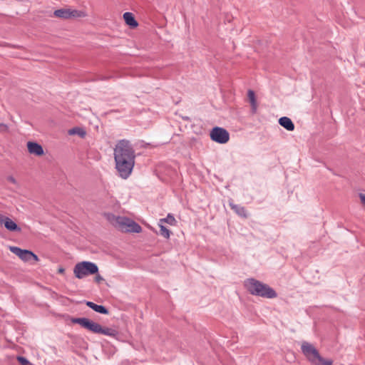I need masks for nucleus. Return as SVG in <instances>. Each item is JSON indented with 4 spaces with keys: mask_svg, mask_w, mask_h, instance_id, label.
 Returning <instances> with one entry per match:
<instances>
[{
    "mask_svg": "<svg viewBox=\"0 0 365 365\" xmlns=\"http://www.w3.org/2000/svg\"><path fill=\"white\" fill-rule=\"evenodd\" d=\"M113 155L118 175L123 179H127L135 165V153L132 145L126 140L118 141Z\"/></svg>",
    "mask_w": 365,
    "mask_h": 365,
    "instance_id": "1",
    "label": "nucleus"
},
{
    "mask_svg": "<svg viewBox=\"0 0 365 365\" xmlns=\"http://www.w3.org/2000/svg\"><path fill=\"white\" fill-rule=\"evenodd\" d=\"M106 220L116 229L123 232L140 233L141 227L134 220L125 216H117L112 213H105Z\"/></svg>",
    "mask_w": 365,
    "mask_h": 365,
    "instance_id": "2",
    "label": "nucleus"
},
{
    "mask_svg": "<svg viewBox=\"0 0 365 365\" xmlns=\"http://www.w3.org/2000/svg\"><path fill=\"white\" fill-rule=\"evenodd\" d=\"M71 322L73 324H78L82 327L95 334H101L109 336H115L117 335L116 330L109 327H103L98 323H96L88 318H72Z\"/></svg>",
    "mask_w": 365,
    "mask_h": 365,
    "instance_id": "3",
    "label": "nucleus"
},
{
    "mask_svg": "<svg viewBox=\"0 0 365 365\" xmlns=\"http://www.w3.org/2000/svg\"><path fill=\"white\" fill-rule=\"evenodd\" d=\"M245 285L250 294L253 295L268 299L277 297V293L272 288L254 279H249L245 281Z\"/></svg>",
    "mask_w": 365,
    "mask_h": 365,
    "instance_id": "4",
    "label": "nucleus"
},
{
    "mask_svg": "<svg viewBox=\"0 0 365 365\" xmlns=\"http://www.w3.org/2000/svg\"><path fill=\"white\" fill-rule=\"evenodd\" d=\"M301 349L307 359L314 365L333 364L331 359L322 357L315 346L307 341H303L302 343Z\"/></svg>",
    "mask_w": 365,
    "mask_h": 365,
    "instance_id": "5",
    "label": "nucleus"
},
{
    "mask_svg": "<svg viewBox=\"0 0 365 365\" xmlns=\"http://www.w3.org/2000/svg\"><path fill=\"white\" fill-rule=\"evenodd\" d=\"M53 16L61 19H78L88 16L85 10H78L70 6H66L53 12Z\"/></svg>",
    "mask_w": 365,
    "mask_h": 365,
    "instance_id": "6",
    "label": "nucleus"
},
{
    "mask_svg": "<svg viewBox=\"0 0 365 365\" xmlns=\"http://www.w3.org/2000/svg\"><path fill=\"white\" fill-rule=\"evenodd\" d=\"M98 272V266L91 262L83 261L77 263L73 268V273L76 278L83 279L88 275Z\"/></svg>",
    "mask_w": 365,
    "mask_h": 365,
    "instance_id": "7",
    "label": "nucleus"
},
{
    "mask_svg": "<svg viewBox=\"0 0 365 365\" xmlns=\"http://www.w3.org/2000/svg\"><path fill=\"white\" fill-rule=\"evenodd\" d=\"M9 250L18 256L24 262H29L32 259L34 260V262L39 261L38 256L30 250H22L18 247L14 246L9 247Z\"/></svg>",
    "mask_w": 365,
    "mask_h": 365,
    "instance_id": "8",
    "label": "nucleus"
},
{
    "mask_svg": "<svg viewBox=\"0 0 365 365\" xmlns=\"http://www.w3.org/2000/svg\"><path fill=\"white\" fill-rule=\"evenodd\" d=\"M210 138L215 142L224 144L228 142L230 135L225 129L215 127L210 132Z\"/></svg>",
    "mask_w": 365,
    "mask_h": 365,
    "instance_id": "9",
    "label": "nucleus"
},
{
    "mask_svg": "<svg viewBox=\"0 0 365 365\" xmlns=\"http://www.w3.org/2000/svg\"><path fill=\"white\" fill-rule=\"evenodd\" d=\"M27 149L29 153L31 155L36 156H43L44 155V150L43 147L36 142H28Z\"/></svg>",
    "mask_w": 365,
    "mask_h": 365,
    "instance_id": "10",
    "label": "nucleus"
},
{
    "mask_svg": "<svg viewBox=\"0 0 365 365\" xmlns=\"http://www.w3.org/2000/svg\"><path fill=\"white\" fill-rule=\"evenodd\" d=\"M6 230L11 232H21V228L11 218L6 217L3 225Z\"/></svg>",
    "mask_w": 365,
    "mask_h": 365,
    "instance_id": "11",
    "label": "nucleus"
},
{
    "mask_svg": "<svg viewBox=\"0 0 365 365\" xmlns=\"http://www.w3.org/2000/svg\"><path fill=\"white\" fill-rule=\"evenodd\" d=\"M123 19L127 25L130 28H136L138 26L137 21L135 19L133 14L130 12H125L123 14Z\"/></svg>",
    "mask_w": 365,
    "mask_h": 365,
    "instance_id": "12",
    "label": "nucleus"
},
{
    "mask_svg": "<svg viewBox=\"0 0 365 365\" xmlns=\"http://www.w3.org/2000/svg\"><path fill=\"white\" fill-rule=\"evenodd\" d=\"M279 123L281 126L284 127L289 131H292L294 129V125L288 117H282L279 119Z\"/></svg>",
    "mask_w": 365,
    "mask_h": 365,
    "instance_id": "13",
    "label": "nucleus"
},
{
    "mask_svg": "<svg viewBox=\"0 0 365 365\" xmlns=\"http://www.w3.org/2000/svg\"><path fill=\"white\" fill-rule=\"evenodd\" d=\"M86 305L88 307H89L90 308H91L92 309H93L96 312H98L101 314H108V309L102 305L96 304L95 303H93L92 302H87Z\"/></svg>",
    "mask_w": 365,
    "mask_h": 365,
    "instance_id": "14",
    "label": "nucleus"
},
{
    "mask_svg": "<svg viewBox=\"0 0 365 365\" xmlns=\"http://www.w3.org/2000/svg\"><path fill=\"white\" fill-rule=\"evenodd\" d=\"M230 206L231 209L233 210L240 216H242L244 217H247V211L244 207H242L238 205H235L232 202L230 203Z\"/></svg>",
    "mask_w": 365,
    "mask_h": 365,
    "instance_id": "15",
    "label": "nucleus"
},
{
    "mask_svg": "<svg viewBox=\"0 0 365 365\" xmlns=\"http://www.w3.org/2000/svg\"><path fill=\"white\" fill-rule=\"evenodd\" d=\"M249 101L250 102L253 112H255L257 108V103L255 98V92L252 90H249L247 92Z\"/></svg>",
    "mask_w": 365,
    "mask_h": 365,
    "instance_id": "16",
    "label": "nucleus"
},
{
    "mask_svg": "<svg viewBox=\"0 0 365 365\" xmlns=\"http://www.w3.org/2000/svg\"><path fill=\"white\" fill-rule=\"evenodd\" d=\"M68 133L70 135H78L81 138H84L86 135V131L83 128L79 127H75L73 128L68 130Z\"/></svg>",
    "mask_w": 365,
    "mask_h": 365,
    "instance_id": "17",
    "label": "nucleus"
},
{
    "mask_svg": "<svg viewBox=\"0 0 365 365\" xmlns=\"http://www.w3.org/2000/svg\"><path fill=\"white\" fill-rule=\"evenodd\" d=\"M160 223L166 222L170 225H175L176 220L173 215L169 214L166 218L160 219Z\"/></svg>",
    "mask_w": 365,
    "mask_h": 365,
    "instance_id": "18",
    "label": "nucleus"
},
{
    "mask_svg": "<svg viewBox=\"0 0 365 365\" xmlns=\"http://www.w3.org/2000/svg\"><path fill=\"white\" fill-rule=\"evenodd\" d=\"M159 227L160 228V235L168 239L170 237V230L167 229L165 226H163V223H159Z\"/></svg>",
    "mask_w": 365,
    "mask_h": 365,
    "instance_id": "19",
    "label": "nucleus"
},
{
    "mask_svg": "<svg viewBox=\"0 0 365 365\" xmlns=\"http://www.w3.org/2000/svg\"><path fill=\"white\" fill-rule=\"evenodd\" d=\"M6 181L8 183L13 185L16 189L20 187V185L17 180L12 175H9L6 178Z\"/></svg>",
    "mask_w": 365,
    "mask_h": 365,
    "instance_id": "20",
    "label": "nucleus"
},
{
    "mask_svg": "<svg viewBox=\"0 0 365 365\" xmlns=\"http://www.w3.org/2000/svg\"><path fill=\"white\" fill-rule=\"evenodd\" d=\"M18 361L22 364V365H28L29 364V361L26 359H25L24 357H22V356H19L18 357Z\"/></svg>",
    "mask_w": 365,
    "mask_h": 365,
    "instance_id": "21",
    "label": "nucleus"
},
{
    "mask_svg": "<svg viewBox=\"0 0 365 365\" xmlns=\"http://www.w3.org/2000/svg\"><path fill=\"white\" fill-rule=\"evenodd\" d=\"M95 274H96V276H95L94 280H95L96 282L100 283V282H101L102 281L104 280V279L100 274H98V273Z\"/></svg>",
    "mask_w": 365,
    "mask_h": 365,
    "instance_id": "22",
    "label": "nucleus"
},
{
    "mask_svg": "<svg viewBox=\"0 0 365 365\" xmlns=\"http://www.w3.org/2000/svg\"><path fill=\"white\" fill-rule=\"evenodd\" d=\"M359 198L363 207L365 208V194H359Z\"/></svg>",
    "mask_w": 365,
    "mask_h": 365,
    "instance_id": "23",
    "label": "nucleus"
},
{
    "mask_svg": "<svg viewBox=\"0 0 365 365\" xmlns=\"http://www.w3.org/2000/svg\"><path fill=\"white\" fill-rule=\"evenodd\" d=\"M7 130V126L5 124L1 123L0 124V130L1 131H6Z\"/></svg>",
    "mask_w": 365,
    "mask_h": 365,
    "instance_id": "24",
    "label": "nucleus"
},
{
    "mask_svg": "<svg viewBox=\"0 0 365 365\" xmlns=\"http://www.w3.org/2000/svg\"><path fill=\"white\" fill-rule=\"evenodd\" d=\"M6 217L2 215L1 213H0V225H2L4 222V220Z\"/></svg>",
    "mask_w": 365,
    "mask_h": 365,
    "instance_id": "25",
    "label": "nucleus"
},
{
    "mask_svg": "<svg viewBox=\"0 0 365 365\" xmlns=\"http://www.w3.org/2000/svg\"><path fill=\"white\" fill-rule=\"evenodd\" d=\"M58 273H60V274H63V273H64V272H65V269H64V268H63V267H59V268H58Z\"/></svg>",
    "mask_w": 365,
    "mask_h": 365,
    "instance_id": "26",
    "label": "nucleus"
}]
</instances>
